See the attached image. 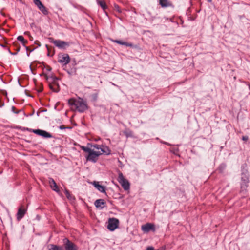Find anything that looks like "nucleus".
<instances>
[{"instance_id":"nucleus-3","label":"nucleus","mask_w":250,"mask_h":250,"mask_svg":"<svg viewBox=\"0 0 250 250\" xmlns=\"http://www.w3.org/2000/svg\"><path fill=\"white\" fill-rule=\"evenodd\" d=\"M119 221L115 218H110L108 220L107 229L110 231H114L118 228Z\"/></svg>"},{"instance_id":"nucleus-18","label":"nucleus","mask_w":250,"mask_h":250,"mask_svg":"<svg viewBox=\"0 0 250 250\" xmlns=\"http://www.w3.org/2000/svg\"><path fill=\"white\" fill-rule=\"evenodd\" d=\"M48 247V250H65L62 246H58L53 244H51Z\"/></svg>"},{"instance_id":"nucleus-11","label":"nucleus","mask_w":250,"mask_h":250,"mask_svg":"<svg viewBox=\"0 0 250 250\" xmlns=\"http://www.w3.org/2000/svg\"><path fill=\"white\" fill-rule=\"evenodd\" d=\"M70 59L69 55L67 54H63L59 57L58 62L64 65H66L69 63Z\"/></svg>"},{"instance_id":"nucleus-8","label":"nucleus","mask_w":250,"mask_h":250,"mask_svg":"<svg viewBox=\"0 0 250 250\" xmlns=\"http://www.w3.org/2000/svg\"><path fill=\"white\" fill-rule=\"evenodd\" d=\"M52 42L56 46L61 49H64L69 45L68 42L59 40H53Z\"/></svg>"},{"instance_id":"nucleus-20","label":"nucleus","mask_w":250,"mask_h":250,"mask_svg":"<svg viewBox=\"0 0 250 250\" xmlns=\"http://www.w3.org/2000/svg\"><path fill=\"white\" fill-rule=\"evenodd\" d=\"M98 4L102 8L103 10H105L106 8V4L104 1L97 0Z\"/></svg>"},{"instance_id":"nucleus-10","label":"nucleus","mask_w":250,"mask_h":250,"mask_svg":"<svg viewBox=\"0 0 250 250\" xmlns=\"http://www.w3.org/2000/svg\"><path fill=\"white\" fill-rule=\"evenodd\" d=\"M34 4L39 9L44 15L48 14V11L40 0H33Z\"/></svg>"},{"instance_id":"nucleus-25","label":"nucleus","mask_w":250,"mask_h":250,"mask_svg":"<svg viewBox=\"0 0 250 250\" xmlns=\"http://www.w3.org/2000/svg\"><path fill=\"white\" fill-rule=\"evenodd\" d=\"M0 45H1L2 47H6L5 45H2V44H1Z\"/></svg>"},{"instance_id":"nucleus-1","label":"nucleus","mask_w":250,"mask_h":250,"mask_svg":"<svg viewBox=\"0 0 250 250\" xmlns=\"http://www.w3.org/2000/svg\"><path fill=\"white\" fill-rule=\"evenodd\" d=\"M81 148L85 152L87 153L85 158L87 161L96 163L99 157L102 154L108 155L110 153V150L109 148L104 145L95 144L91 145V147L81 146Z\"/></svg>"},{"instance_id":"nucleus-19","label":"nucleus","mask_w":250,"mask_h":250,"mask_svg":"<svg viewBox=\"0 0 250 250\" xmlns=\"http://www.w3.org/2000/svg\"><path fill=\"white\" fill-rule=\"evenodd\" d=\"M114 42H116L118 44H121V45H125L126 46H130L132 47L133 45L132 43H127L125 42H123L122 41H119V40H113V41Z\"/></svg>"},{"instance_id":"nucleus-27","label":"nucleus","mask_w":250,"mask_h":250,"mask_svg":"<svg viewBox=\"0 0 250 250\" xmlns=\"http://www.w3.org/2000/svg\"><path fill=\"white\" fill-rule=\"evenodd\" d=\"M26 49H28V47H26Z\"/></svg>"},{"instance_id":"nucleus-6","label":"nucleus","mask_w":250,"mask_h":250,"mask_svg":"<svg viewBox=\"0 0 250 250\" xmlns=\"http://www.w3.org/2000/svg\"><path fill=\"white\" fill-rule=\"evenodd\" d=\"M27 210V206H25V205L22 204L20 206L18 209V212L16 214L17 219L18 221H20L23 217V216L26 213Z\"/></svg>"},{"instance_id":"nucleus-15","label":"nucleus","mask_w":250,"mask_h":250,"mask_svg":"<svg viewBox=\"0 0 250 250\" xmlns=\"http://www.w3.org/2000/svg\"><path fill=\"white\" fill-rule=\"evenodd\" d=\"M49 183L51 188L54 191L58 192L59 191L58 187L53 179L50 178L49 179Z\"/></svg>"},{"instance_id":"nucleus-2","label":"nucleus","mask_w":250,"mask_h":250,"mask_svg":"<svg viewBox=\"0 0 250 250\" xmlns=\"http://www.w3.org/2000/svg\"><path fill=\"white\" fill-rule=\"evenodd\" d=\"M68 104L71 106L72 109L77 110L81 112H84L87 108L86 104L82 99H70L68 101Z\"/></svg>"},{"instance_id":"nucleus-24","label":"nucleus","mask_w":250,"mask_h":250,"mask_svg":"<svg viewBox=\"0 0 250 250\" xmlns=\"http://www.w3.org/2000/svg\"><path fill=\"white\" fill-rule=\"evenodd\" d=\"M7 50H8V52H9L10 54H14L13 53H12L11 52V51H10V49H9V48H7Z\"/></svg>"},{"instance_id":"nucleus-26","label":"nucleus","mask_w":250,"mask_h":250,"mask_svg":"<svg viewBox=\"0 0 250 250\" xmlns=\"http://www.w3.org/2000/svg\"><path fill=\"white\" fill-rule=\"evenodd\" d=\"M208 1L209 2H211L212 0H208Z\"/></svg>"},{"instance_id":"nucleus-13","label":"nucleus","mask_w":250,"mask_h":250,"mask_svg":"<svg viewBox=\"0 0 250 250\" xmlns=\"http://www.w3.org/2000/svg\"><path fill=\"white\" fill-rule=\"evenodd\" d=\"M242 183H241V189H245L248 186V183H249V178L248 175L246 173H243L241 177Z\"/></svg>"},{"instance_id":"nucleus-9","label":"nucleus","mask_w":250,"mask_h":250,"mask_svg":"<svg viewBox=\"0 0 250 250\" xmlns=\"http://www.w3.org/2000/svg\"><path fill=\"white\" fill-rule=\"evenodd\" d=\"M141 229L144 232H148L150 230L155 231V225L151 223H146L141 227Z\"/></svg>"},{"instance_id":"nucleus-22","label":"nucleus","mask_w":250,"mask_h":250,"mask_svg":"<svg viewBox=\"0 0 250 250\" xmlns=\"http://www.w3.org/2000/svg\"><path fill=\"white\" fill-rule=\"evenodd\" d=\"M65 194L66 196L69 200L72 201L74 199V196L71 195L68 190H65Z\"/></svg>"},{"instance_id":"nucleus-23","label":"nucleus","mask_w":250,"mask_h":250,"mask_svg":"<svg viewBox=\"0 0 250 250\" xmlns=\"http://www.w3.org/2000/svg\"><path fill=\"white\" fill-rule=\"evenodd\" d=\"M242 139H243V140L247 141V140L248 139V137L247 136H243V137H242Z\"/></svg>"},{"instance_id":"nucleus-5","label":"nucleus","mask_w":250,"mask_h":250,"mask_svg":"<svg viewBox=\"0 0 250 250\" xmlns=\"http://www.w3.org/2000/svg\"><path fill=\"white\" fill-rule=\"evenodd\" d=\"M45 77L49 82H51L53 83L52 84H49L50 88L54 91H58V86L56 84V80L57 79V78L56 77L47 76L46 74L45 75Z\"/></svg>"},{"instance_id":"nucleus-12","label":"nucleus","mask_w":250,"mask_h":250,"mask_svg":"<svg viewBox=\"0 0 250 250\" xmlns=\"http://www.w3.org/2000/svg\"><path fill=\"white\" fill-rule=\"evenodd\" d=\"M33 132L44 138H51L52 137L51 135L49 133L41 129L33 130Z\"/></svg>"},{"instance_id":"nucleus-21","label":"nucleus","mask_w":250,"mask_h":250,"mask_svg":"<svg viewBox=\"0 0 250 250\" xmlns=\"http://www.w3.org/2000/svg\"><path fill=\"white\" fill-rule=\"evenodd\" d=\"M17 40L21 42L24 46H25V44L27 43V41L24 40L22 36H19L17 37Z\"/></svg>"},{"instance_id":"nucleus-16","label":"nucleus","mask_w":250,"mask_h":250,"mask_svg":"<svg viewBox=\"0 0 250 250\" xmlns=\"http://www.w3.org/2000/svg\"><path fill=\"white\" fill-rule=\"evenodd\" d=\"M105 204V202L103 199L96 200L94 203V205L97 208H103Z\"/></svg>"},{"instance_id":"nucleus-7","label":"nucleus","mask_w":250,"mask_h":250,"mask_svg":"<svg viewBox=\"0 0 250 250\" xmlns=\"http://www.w3.org/2000/svg\"><path fill=\"white\" fill-rule=\"evenodd\" d=\"M64 245L65 250H78L77 247L72 242L70 241L68 239H64Z\"/></svg>"},{"instance_id":"nucleus-4","label":"nucleus","mask_w":250,"mask_h":250,"mask_svg":"<svg viewBox=\"0 0 250 250\" xmlns=\"http://www.w3.org/2000/svg\"><path fill=\"white\" fill-rule=\"evenodd\" d=\"M118 181L125 190H128L130 188V184L128 181L125 179L121 172L119 173Z\"/></svg>"},{"instance_id":"nucleus-17","label":"nucleus","mask_w":250,"mask_h":250,"mask_svg":"<svg viewBox=\"0 0 250 250\" xmlns=\"http://www.w3.org/2000/svg\"><path fill=\"white\" fill-rule=\"evenodd\" d=\"M159 4L162 7H167L171 5V2L168 0H159Z\"/></svg>"},{"instance_id":"nucleus-14","label":"nucleus","mask_w":250,"mask_h":250,"mask_svg":"<svg viewBox=\"0 0 250 250\" xmlns=\"http://www.w3.org/2000/svg\"><path fill=\"white\" fill-rule=\"evenodd\" d=\"M93 185L99 191L102 193L105 192V187L102 186L99 184L98 182L94 181L93 183Z\"/></svg>"}]
</instances>
